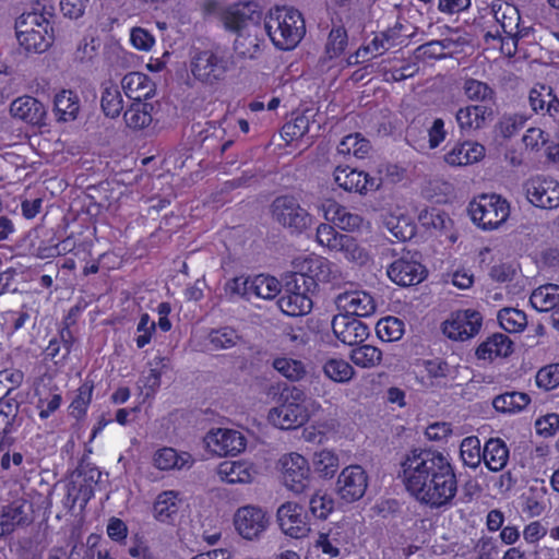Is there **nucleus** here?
<instances>
[{
	"label": "nucleus",
	"mask_w": 559,
	"mask_h": 559,
	"mask_svg": "<svg viewBox=\"0 0 559 559\" xmlns=\"http://www.w3.org/2000/svg\"><path fill=\"white\" fill-rule=\"evenodd\" d=\"M402 481L408 493L430 509L453 506L459 490L451 459L437 450H413L401 463Z\"/></svg>",
	"instance_id": "1"
},
{
	"label": "nucleus",
	"mask_w": 559,
	"mask_h": 559,
	"mask_svg": "<svg viewBox=\"0 0 559 559\" xmlns=\"http://www.w3.org/2000/svg\"><path fill=\"white\" fill-rule=\"evenodd\" d=\"M320 409L318 401L308 399L302 390L292 386L283 390L281 404L269 411L267 420L280 429H296Z\"/></svg>",
	"instance_id": "2"
},
{
	"label": "nucleus",
	"mask_w": 559,
	"mask_h": 559,
	"mask_svg": "<svg viewBox=\"0 0 559 559\" xmlns=\"http://www.w3.org/2000/svg\"><path fill=\"white\" fill-rule=\"evenodd\" d=\"M264 32L281 50L295 48L306 33L301 13L289 7H275L264 17Z\"/></svg>",
	"instance_id": "3"
},
{
	"label": "nucleus",
	"mask_w": 559,
	"mask_h": 559,
	"mask_svg": "<svg viewBox=\"0 0 559 559\" xmlns=\"http://www.w3.org/2000/svg\"><path fill=\"white\" fill-rule=\"evenodd\" d=\"M15 35L26 52H45L53 41V29L48 17L40 12H27L17 17Z\"/></svg>",
	"instance_id": "4"
},
{
	"label": "nucleus",
	"mask_w": 559,
	"mask_h": 559,
	"mask_svg": "<svg viewBox=\"0 0 559 559\" xmlns=\"http://www.w3.org/2000/svg\"><path fill=\"white\" fill-rule=\"evenodd\" d=\"M234 66V60L228 53L210 49L194 51L189 62L192 76L206 85L223 81Z\"/></svg>",
	"instance_id": "5"
},
{
	"label": "nucleus",
	"mask_w": 559,
	"mask_h": 559,
	"mask_svg": "<svg viewBox=\"0 0 559 559\" xmlns=\"http://www.w3.org/2000/svg\"><path fill=\"white\" fill-rule=\"evenodd\" d=\"M472 222L485 231L499 229L510 216L509 202L498 194H481L468 205Z\"/></svg>",
	"instance_id": "6"
},
{
	"label": "nucleus",
	"mask_w": 559,
	"mask_h": 559,
	"mask_svg": "<svg viewBox=\"0 0 559 559\" xmlns=\"http://www.w3.org/2000/svg\"><path fill=\"white\" fill-rule=\"evenodd\" d=\"M281 480L286 489L294 493L305 492L311 484V466L306 456L298 452L281 455L276 463Z\"/></svg>",
	"instance_id": "7"
},
{
	"label": "nucleus",
	"mask_w": 559,
	"mask_h": 559,
	"mask_svg": "<svg viewBox=\"0 0 559 559\" xmlns=\"http://www.w3.org/2000/svg\"><path fill=\"white\" fill-rule=\"evenodd\" d=\"M272 217L290 233L300 234L312 226L313 216L289 195L276 198L271 205Z\"/></svg>",
	"instance_id": "8"
},
{
	"label": "nucleus",
	"mask_w": 559,
	"mask_h": 559,
	"mask_svg": "<svg viewBox=\"0 0 559 559\" xmlns=\"http://www.w3.org/2000/svg\"><path fill=\"white\" fill-rule=\"evenodd\" d=\"M294 275H301L311 289L318 284L333 283L341 278L338 266L322 255L311 254L294 261Z\"/></svg>",
	"instance_id": "9"
},
{
	"label": "nucleus",
	"mask_w": 559,
	"mask_h": 559,
	"mask_svg": "<svg viewBox=\"0 0 559 559\" xmlns=\"http://www.w3.org/2000/svg\"><path fill=\"white\" fill-rule=\"evenodd\" d=\"M314 292L307 286L301 275L292 274L284 286V295L278 299L280 309L287 316L298 317L312 309L310 294Z\"/></svg>",
	"instance_id": "10"
},
{
	"label": "nucleus",
	"mask_w": 559,
	"mask_h": 559,
	"mask_svg": "<svg viewBox=\"0 0 559 559\" xmlns=\"http://www.w3.org/2000/svg\"><path fill=\"white\" fill-rule=\"evenodd\" d=\"M209 452L217 456H236L247 448V437L243 432L231 428H213L204 437Z\"/></svg>",
	"instance_id": "11"
},
{
	"label": "nucleus",
	"mask_w": 559,
	"mask_h": 559,
	"mask_svg": "<svg viewBox=\"0 0 559 559\" xmlns=\"http://www.w3.org/2000/svg\"><path fill=\"white\" fill-rule=\"evenodd\" d=\"M483 316L474 309L452 312L442 323L443 334L453 341H466L474 337L480 330Z\"/></svg>",
	"instance_id": "12"
},
{
	"label": "nucleus",
	"mask_w": 559,
	"mask_h": 559,
	"mask_svg": "<svg viewBox=\"0 0 559 559\" xmlns=\"http://www.w3.org/2000/svg\"><path fill=\"white\" fill-rule=\"evenodd\" d=\"M237 533L247 540H254L267 530L270 518L260 507L248 504L240 507L234 514Z\"/></svg>",
	"instance_id": "13"
},
{
	"label": "nucleus",
	"mask_w": 559,
	"mask_h": 559,
	"mask_svg": "<svg viewBox=\"0 0 559 559\" xmlns=\"http://www.w3.org/2000/svg\"><path fill=\"white\" fill-rule=\"evenodd\" d=\"M225 26L236 33L258 32L261 26L262 11L255 2H240L226 9L223 15Z\"/></svg>",
	"instance_id": "14"
},
{
	"label": "nucleus",
	"mask_w": 559,
	"mask_h": 559,
	"mask_svg": "<svg viewBox=\"0 0 559 559\" xmlns=\"http://www.w3.org/2000/svg\"><path fill=\"white\" fill-rule=\"evenodd\" d=\"M368 474L357 464L344 467L337 476L335 490L345 502H355L364 497L368 488Z\"/></svg>",
	"instance_id": "15"
},
{
	"label": "nucleus",
	"mask_w": 559,
	"mask_h": 559,
	"mask_svg": "<svg viewBox=\"0 0 559 559\" xmlns=\"http://www.w3.org/2000/svg\"><path fill=\"white\" fill-rule=\"evenodd\" d=\"M334 182L345 191L367 194L381 187L382 180L379 177L350 168L348 166H337L333 173Z\"/></svg>",
	"instance_id": "16"
},
{
	"label": "nucleus",
	"mask_w": 559,
	"mask_h": 559,
	"mask_svg": "<svg viewBox=\"0 0 559 559\" xmlns=\"http://www.w3.org/2000/svg\"><path fill=\"white\" fill-rule=\"evenodd\" d=\"M526 198L533 205L554 210L559 207V182L551 178L534 177L525 182Z\"/></svg>",
	"instance_id": "17"
},
{
	"label": "nucleus",
	"mask_w": 559,
	"mask_h": 559,
	"mask_svg": "<svg viewBox=\"0 0 559 559\" xmlns=\"http://www.w3.org/2000/svg\"><path fill=\"white\" fill-rule=\"evenodd\" d=\"M386 274L396 285L413 286L425 278L426 270L420 262L407 252L388 266Z\"/></svg>",
	"instance_id": "18"
},
{
	"label": "nucleus",
	"mask_w": 559,
	"mask_h": 559,
	"mask_svg": "<svg viewBox=\"0 0 559 559\" xmlns=\"http://www.w3.org/2000/svg\"><path fill=\"white\" fill-rule=\"evenodd\" d=\"M493 120V110L485 105H466L455 112V121L462 134H474L487 128Z\"/></svg>",
	"instance_id": "19"
},
{
	"label": "nucleus",
	"mask_w": 559,
	"mask_h": 559,
	"mask_svg": "<svg viewBox=\"0 0 559 559\" xmlns=\"http://www.w3.org/2000/svg\"><path fill=\"white\" fill-rule=\"evenodd\" d=\"M318 211L326 222L346 231H355L364 225V218L349 212L344 205L333 199H324L317 205Z\"/></svg>",
	"instance_id": "20"
},
{
	"label": "nucleus",
	"mask_w": 559,
	"mask_h": 559,
	"mask_svg": "<svg viewBox=\"0 0 559 559\" xmlns=\"http://www.w3.org/2000/svg\"><path fill=\"white\" fill-rule=\"evenodd\" d=\"M277 522L282 532L293 538H301L309 532L304 508L296 502H285L277 510Z\"/></svg>",
	"instance_id": "21"
},
{
	"label": "nucleus",
	"mask_w": 559,
	"mask_h": 559,
	"mask_svg": "<svg viewBox=\"0 0 559 559\" xmlns=\"http://www.w3.org/2000/svg\"><path fill=\"white\" fill-rule=\"evenodd\" d=\"M486 155L483 144L473 141H457L443 154V162L450 167H464L480 162Z\"/></svg>",
	"instance_id": "22"
},
{
	"label": "nucleus",
	"mask_w": 559,
	"mask_h": 559,
	"mask_svg": "<svg viewBox=\"0 0 559 559\" xmlns=\"http://www.w3.org/2000/svg\"><path fill=\"white\" fill-rule=\"evenodd\" d=\"M335 306L340 313L350 317H369L376 311L373 297L364 290L345 292L337 295Z\"/></svg>",
	"instance_id": "23"
},
{
	"label": "nucleus",
	"mask_w": 559,
	"mask_h": 559,
	"mask_svg": "<svg viewBox=\"0 0 559 559\" xmlns=\"http://www.w3.org/2000/svg\"><path fill=\"white\" fill-rule=\"evenodd\" d=\"M332 330L340 342L349 346L360 344L369 335V329L365 323L343 313L333 317Z\"/></svg>",
	"instance_id": "24"
},
{
	"label": "nucleus",
	"mask_w": 559,
	"mask_h": 559,
	"mask_svg": "<svg viewBox=\"0 0 559 559\" xmlns=\"http://www.w3.org/2000/svg\"><path fill=\"white\" fill-rule=\"evenodd\" d=\"M218 478L230 485L251 484L257 476V467L247 460L224 461L216 469Z\"/></svg>",
	"instance_id": "25"
},
{
	"label": "nucleus",
	"mask_w": 559,
	"mask_h": 559,
	"mask_svg": "<svg viewBox=\"0 0 559 559\" xmlns=\"http://www.w3.org/2000/svg\"><path fill=\"white\" fill-rule=\"evenodd\" d=\"M11 115L33 126H41L46 118V107L32 96H21L10 105Z\"/></svg>",
	"instance_id": "26"
},
{
	"label": "nucleus",
	"mask_w": 559,
	"mask_h": 559,
	"mask_svg": "<svg viewBox=\"0 0 559 559\" xmlns=\"http://www.w3.org/2000/svg\"><path fill=\"white\" fill-rule=\"evenodd\" d=\"M193 457L188 452H178L170 447L157 449L152 456V464L162 472L181 471L193 465Z\"/></svg>",
	"instance_id": "27"
},
{
	"label": "nucleus",
	"mask_w": 559,
	"mask_h": 559,
	"mask_svg": "<svg viewBox=\"0 0 559 559\" xmlns=\"http://www.w3.org/2000/svg\"><path fill=\"white\" fill-rule=\"evenodd\" d=\"M121 87L130 99L142 102L155 95V83L142 72H130L121 80Z\"/></svg>",
	"instance_id": "28"
},
{
	"label": "nucleus",
	"mask_w": 559,
	"mask_h": 559,
	"mask_svg": "<svg viewBox=\"0 0 559 559\" xmlns=\"http://www.w3.org/2000/svg\"><path fill=\"white\" fill-rule=\"evenodd\" d=\"M181 504L182 498L179 491H162L153 503V516L158 522L171 523L176 519Z\"/></svg>",
	"instance_id": "29"
},
{
	"label": "nucleus",
	"mask_w": 559,
	"mask_h": 559,
	"mask_svg": "<svg viewBox=\"0 0 559 559\" xmlns=\"http://www.w3.org/2000/svg\"><path fill=\"white\" fill-rule=\"evenodd\" d=\"M491 12L495 21L500 25L506 35H522L520 29V13L515 5L507 1H493Z\"/></svg>",
	"instance_id": "30"
},
{
	"label": "nucleus",
	"mask_w": 559,
	"mask_h": 559,
	"mask_svg": "<svg viewBox=\"0 0 559 559\" xmlns=\"http://www.w3.org/2000/svg\"><path fill=\"white\" fill-rule=\"evenodd\" d=\"M81 110L79 95L70 90H62L55 95L53 114L59 122L74 121Z\"/></svg>",
	"instance_id": "31"
},
{
	"label": "nucleus",
	"mask_w": 559,
	"mask_h": 559,
	"mask_svg": "<svg viewBox=\"0 0 559 559\" xmlns=\"http://www.w3.org/2000/svg\"><path fill=\"white\" fill-rule=\"evenodd\" d=\"M263 43L264 28L260 27L258 32L246 31L237 33L234 49L242 58L254 59L261 53Z\"/></svg>",
	"instance_id": "32"
},
{
	"label": "nucleus",
	"mask_w": 559,
	"mask_h": 559,
	"mask_svg": "<svg viewBox=\"0 0 559 559\" xmlns=\"http://www.w3.org/2000/svg\"><path fill=\"white\" fill-rule=\"evenodd\" d=\"M383 225L399 241H405L415 235V226L401 209L386 213L383 216Z\"/></svg>",
	"instance_id": "33"
},
{
	"label": "nucleus",
	"mask_w": 559,
	"mask_h": 559,
	"mask_svg": "<svg viewBox=\"0 0 559 559\" xmlns=\"http://www.w3.org/2000/svg\"><path fill=\"white\" fill-rule=\"evenodd\" d=\"M512 345L513 343L509 336L496 333L478 346L476 355L479 359L484 360H493L498 357H507L512 353Z\"/></svg>",
	"instance_id": "34"
},
{
	"label": "nucleus",
	"mask_w": 559,
	"mask_h": 559,
	"mask_svg": "<svg viewBox=\"0 0 559 559\" xmlns=\"http://www.w3.org/2000/svg\"><path fill=\"white\" fill-rule=\"evenodd\" d=\"M153 109L151 103L133 102L123 114L126 126L134 131L147 129L153 123Z\"/></svg>",
	"instance_id": "35"
},
{
	"label": "nucleus",
	"mask_w": 559,
	"mask_h": 559,
	"mask_svg": "<svg viewBox=\"0 0 559 559\" xmlns=\"http://www.w3.org/2000/svg\"><path fill=\"white\" fill-rule=\"evenodd\" d=\"M483 460L488 469L502 471L509 461V449L499 438L489 439L483 449Z\"/></svg>",
	"instance_id": "36"
},
{
	"label": "nucleus",
	"mask_w": 559,
	"mask_h": 559,
	"mask_svg": "<svg viewBox=\"0 0 559 559\" xmlns=\"http://www.w3.org/2000/svg\"><path fill=\"white\" fill-rule=\"evenodd\" d=\"M528 99L534 111L545 110L551 117L559 112V99L550 86L535 85L530 92Z\"/></svg>",
	"instance_id": "37"
},
{
	"label": "nucleus",
	"mask_w": 559,
	"mask_h": 559,
	"mask_svg": "<svg viewBox=\"0 0 559 559\" xmlns=\"http://www.w3.org/2000/svg\"><path fill=\"white\" fill-rule=\"evenodd\" d=\"M421 225L431 230L436 235H445L451 241H455L456 237L450 233L452 228V219L438 209L423 211L419 215Z\"/></svg>",
	"instance_id": "38"
},
{
	"label": "nucleus",
	"mask_w": 559,
	"mask_h": 559,
	"mask_svg": "<svg viewBox=\"0 0 559 559\" xmlns=\"http://www.w3.org/2000/svg\"><path fill=\"white\" fill-rule=\"evenodd\" d=\"M530 302L539 312L555 310L559 306V285L545 284L538 286L532 292Z\"/></svg>",
	"instance_id": "39"
},
{
	"label": "nucleus",
	"mask_w": 559,
	"mask_h": 559,
	"mask_svg": "<svg viewBox=\"0 0 559 559\" xmlns=\"http://www.w3.org/2000/svg\"><path fill=\"white\" fill-rule=\"evenodd\" d=\"M100 107L106 117L118 118L123 109V98L119 87L111 81L102 86Z\"/></svg>",
	"instance_id": "40"
},
{
	"label": "nucleus",
	"mask_w": 559,
	"mask_h": 559,
	"mask_svg": "<svg viewBox=\"0 0 559 559\" xmlns=\"http://www.w3.org/2000/svg\"><path fill=\"white\" fill-rule=\"evenodd\" d=\"M531 402V397L523 392H507L496 396L493 408L502 414H516L523 411Z\"/></svg>",
	"instance_id": "41"
},
{
	"label": "nucleus",
	"mask_w": 559,
	"mask_h": 559,
	"mask_svg": "<svg viewBox=\"0 0 559 559\" xmlns=\"http://www.w3.org/2000/svg\"><path fill=\"white\" fill-rule=\"evenodd\" d=\"M206 338L213 350L230 349L241 342V335L231 326L212 329Z\"/></svg>",
	"instance_id": "42"
},
{
	"label": "nucleus",
	"mask_w": 559,
	"mask_h": 559,
	"mask_svg": "<svg viewBox=\"0 0 559 559\" xmlns=\"http://www.w3.org/2000/svg\"><path fill=\"white\" fill-rule=\"evenodd\" d=\"M312 466L314 473L319 477L330 479L338 469V455L334 451L328 449L317 451L312 456Z\"/></svg>",
	"instance_id": "43"
},
{
	"label": "nucleus",
	"mask_w": 559,
	"mask_h": 559,
	"mask_svg": "<svg viewBox=\"0 0 559 559\" xmlns=\"http://www.w3.org/2000/svg\"><path fill=\"white\" fill-rule=\"evenodd\" d=\"M324 376L336 383H347L355 376L353 366L343 358H329L322 366Z\"/></svg>",
	"instance_id": "44"
},
{
	"label": "nucleus",
	"mask_w": 559,
	"mask_h": 559,
	"mask_svg": "<svg viewBox=\"0 0 559 559\" xmlns=\"http://www.w3.org/2000/svg\"><path fill=\"white\" fill-rule=\"evenodd\" d=\"M349 358L357 367L371 369L381 364L382 352L369 344L358 345L350 350Z\"/></svg>",
	"instance_id": "45"
},
{
	"label": "nucleus",
	"mask_w": 559,
	"mask_h": 559,
	"mask_svg": "<svg viewBox=\"0 0 559 559\" xmlns=\"http://www.w3.org/2000/svg\"><path fill=\"white\" fill-rule=\"evenodd\" d=\"M336 253H341L346 261L359 265L366 264L370 259L368 250L355 237L349 235L344 237Z\"/></svg>",
	"instance_id": "46"
},
{
	"label": "nucleus",
	"mask_w": 559,
	"mask_h": 559,
	"mask_svg": "<svg viewBox=\"0 0 559 559\" xmlns=\"http://www.w3.org/2000/svg\"><path fill=\"white\" fill-rule=\"evenodd\" d=\"M273 368L289 381H300L307 373L305 364L287 356L276 357L273 360Z\"/></svg>",
	"instance_id": "47"
},
{
	"label": "nucleus",
	"mask_w": 559,
	"mask_h": 559,
	"mask_svg": "<svg viewBox=\"0 0 559 559\" xmlns=\"http://www.w3.org/2000/svg\"><path fill=\"white\" fill-rule=\"evenodd\" d=\"M311 118L312 114L306 111L287 121L282 128V138L287 143L301 139L310 130Z\"/></svg>",
	"instance_id": "48"
},
{
	"label": "nucleus",
	"mask_w": 559,
	"mask_h": 559,
	"mask_svg": "<svg viewBox=\"0 0 559 559\" xmlns=\"http://www.w3.org/2000/svg\"><path fill=\"white\" fill-rule=\"evenodd\" d=\"M250 289H252V297L273 299L281 293L282 285L277 278L260 274L251 278Z\"/></svg>",
	"instance_id": "49"
},
{
	"label": "nucleus",
	"mask_w": 559,
	"mask_h": 559,
	"mask_svg": "<svg viewBox=\"0 0 559 559\" xmlns=\"http://www.w3.org/2000/svg\"><path fill=\"white\" fill-rule=\"evenodd\" d=\"M346 235L338 233L332 225L321 223L316 229V242L330 252H337Z\"/></svg>",
	"instance_id": "50"
},
{
	"label": "nucleus",
	"mask_w": 559,
	"mask_h": 559,
	"mask_svg": "<svg viewBox=\"0 0 559 559\" xmlns=\"http://www.w3.org/2000/svg\"><path fill=\"white\" fill-rule=\"evenodd\" d=\"M500 326L509 333H520L527 325L525 312L515 308H504L498 312Z\"/></svg>",
	"instance_id": "51"
},
{
	"label": "nucleus",
	"mask_w": 559,
	"mask_h": 559,
	"mask_svg": "<svg viewBox=\"0 0 559 559\" xmlns=\"http://www.w3.org/2000/svg\"><path fill=\"white\" fill-rule=\"evenodd\" d=\"M341 24L333 23L332 29L328 36L325 45V53L329 58H336L341 56L347 46V32L345 29V23L341 21ZM348 21H346V24Z\"/></svg>",
	"instance_id": "52"
},
{
	"label": "nucleus",
	"mask_w": 559,
	"mask_h": 559,
	"mask_svg": "<svg viewBox=\"0 0 559 559\" xmlns=\"http://www.w3.org/2000/svg\"><path fill=\"white\" fill-rule=\"evenodd\" d=\"M376 332L384 342L399 341L404 334V322L395 317H385L378 321Z\"/></svg>",
	"instance_id": "53"
},
{
	"label": "nucleus",
	"mask_w": 559,
	"mask_h": 559,
	"mask_svg": "<svg viewBox=\"0 0 559 559\" xmlns=\"http://www.w3.org/2000/svg\"><path fill=\"white\" fill-rule=\"evenodd\" d=\"M460 455L464 465L472 468L479 466L483 460L480 440L475 436L464 438L460 444Z\"/></svg>",
	"instance_id": "54"
},
{
	"label": "nucleus",
	"mask_w": 559,
	"mask_h": 559,
	"mask_svg": "<svg viewBox=\"0 0 559 559\" xmlns=\"http://www.w3.org/2000/svg\"><path fill=\"white\" fill-rule=\"evenodd\" d=\"M386 50H389V45L382 41L380 35H377L370 43L359 47L355 53L350 55L348 57V63L357 64L360 62L368 61L374 57L384 53Z\"/></svg>",
	"instance_id": "55"
},
{
	"label": "nucleus",
	"mask_w": 559,
	"mask_h": 559,
	"mask_svg": "<svg viewBox=\"0 0 559 559\" xmlns=\"http://www.w3.org/2000/svg\"><path fill=\"white\" fill-rule=\"evenodd\" d=\"M546 488L544 486H532L528 491L523 495V511L531 516L540 515L545 508Z\"/></svg>",
	"instance_id": "56"
},
{
	"label": "nucleus",
	"mask_w": 559,
	"mask_h": 559,
	"mask_svg": "<svg viewBox=\"0 0 559 559\" xmlns=\"http://www.w3.org/2000/svg\"><path fill=\"white\" fill-rule=\"evenodd\" d=\"M369 142L359 133L346 135L337 146V151L343 155H354L357 158H364L369 152Z\"/></svg>",
	"instance_id": "57"
},
{
	"label": "nucleus",
	"mask_w": 559,
	"mask_h": 559,
	"mask_svg": "<svg viewBox=\"0 0 559 559\" xmlns=\"http://www.w3.org/2000/svg\"><path fill=\"white\" fill-rule=\"evenodd\" d=\"M462 91L471 102H486L493 97V90L485 82L476 79H466L462 85Z\"/></svg>",
	"instance_id": "58"
},
{
	"label": "nucleus",
	"mask_w": 559,
	"mask_h": 559,
	"mask_svg": "<svg viewBox=\"0 0 559 559\" xmlns=\"http://www.w3.org/2000/svg\"><path fill=\"white\" fill-rule=\"evenodd\" d=\"M309 507L316 518L326 519L334 509V500L329 492L317 490L310 498Z\"/></svg>",
	"instance_id": "59"
},
{
	"label": "nucleus",
	"mask_w": 559,
	"mask_h": 559,
	"mask_svg": "<svg viewBox=\"0 0 559 559\" xmlns=\"http://www.w3.org/2000/svg\"><path fill=\"white\" fill-rule=\"evenodd\" d=\"M536 384L547 391L559 385V364L543 367L536 374Z\"/></svg>",
	"instance_id": "60"
},
{
	"label": "nucleus",
	"mask_w": 559,
	"mask_h": 559,
	"mask_svg": "<svg viewBox=\"0 0 559 559\" xmlns=\"http://www.w3.org/2000/svg\"><path fill=\"white\" fill-rule=\"evenodd\" d=\"M518 275L515 264L510 262H500L491 266L489 277L497 283L507 284L512 282Z\"/></svg>",
	"instance_id": "61"
},
{
	"label": "nucleus",
	"mask_w": 559,
	"mask_h": 559,
	"mask_svg": "<svg viewBox=\"0 0 559 559\" xmlns=\"http://www.w3.org/2000/svg\"><path fill=\"white\" fill-rule=\"evenodd\" d=\"M428 146L430 150L439 147L447 139L448 131L442 118H435L427 128Z\"/></svg>",
	"instance_id": "62"
},
{
	"label": "nucleus",
	"mask_w": 559,
	"mask_h": 559,
	"mask_svg": "<svg viewBox=\"0 0 559 559\" xmlns=\"http://www.w3.org/2000/svg\"><path fill=\"white\" fill-rule=\"evenodd\" d=\"M90 5L91 0H60L59 3L62 15L70 20L82 17Z\"/></svg>",
	"instance_id": "63"
},
{
	"label": "nucleus",
	"mask_w": 559,
	"mask_h": 559,
	"mask_svg": "<svg viewBox=\"0 0 559 559\" xmlns=\"http://www.w3.org/2000/svg\"><path fill=\"white\" fill-rule=\"evenodd\" d=\"M156 323L150 318L147 313H143L136 326L135 343L139 348H143L151 342L152 335L155 332Z\"/></svg>",
	"instance_id": "64"
}]
</instances>
